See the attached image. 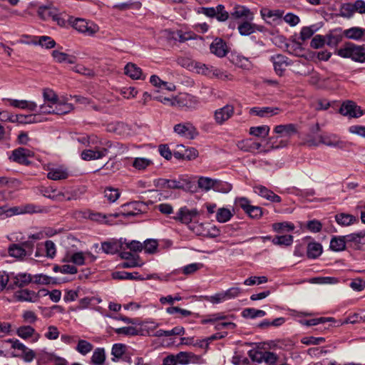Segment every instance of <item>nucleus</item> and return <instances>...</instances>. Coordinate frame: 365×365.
<instances>
[{
    "label": "nucleus",
    "instance_id": "obj_1",
    "mask_svg": "<svg viewBox=\"0 0 365 365\" xmlns=\"http://www.w3.org/2000/svg\"><path fill=\"white\" fill-rule=\"evenodd\" d=\"M320 130L319 124L318 123L312 125L309 128L310 135L307 136V144L309 146H317L319 143H323L330 146H336L339 143V138L334 135H317Z\"/></svg>",
    "mask_w": 365,
    "mask_h": 365
},
{
    "label": "nucleus",
    "instance_id": "obj_2",
    "mask_svg": "<svg viewBox=\"0 0 365 365\" xmlns=\"http://www.w3.org/2000/svg\"><path fill=\"white\" fill-rule=\"evenodd\" d=\"M170 189L193 193L197 192L196 181L190 177L180 175L178 178L170 179Z\"/></svg>",
    "mask_w": 365,
    "mask_h": 365
},
{
    "label": "nucleus",
    "instance_id": "obj_3",
    "mask_svg": "<svg viewBox=\"0 0 365 365\" xmlns=\"http://www.w3.org/2000/svg\"><path fill=\"white\" fill-rule=\"evenodd\" d=\"M344 58H350L356 62L365 63V46H358L350 42L344 43Z\"/></svg>",
    "mask_w": 365,
    "mask_h": 365
},
{
    "label": "nucleus",
    "instance_id": "obj_4",
    "mask_svg": "<svg viewBox=\"0 0 365 365\" xmlns=\"http://www.w3.org/2000/svg\"><path fill=\"white\" fill-rule=\"evenodd\" d=\"M197 14H202L209 18H216L219 21H225L229 18V13L225 11L222 4L214 7H199L196 9Z\"/></svg>",
    "mask_w": 365,
    "mask_h": 365
},
{
    "label": "nucleus",
    "instance_id": "obj_5",
    "mask_svg": "<svg viewBox=\"0 0 365 365\" xmlns=\"http://www.w3.org/2000/svg\"><path fill=\"white\" fill-rule=\"evenodd\" d=\"M200 104L199 99L191 94L183 93L175 97V101L173 103V106L180 108L195 109Z\"/></svg>",
    "mask_w": 365,
    "mask_h": 365
},
{
    "label": "nucleus",
    "instance_id": "obj_6",
    "mask_svg": "<svg viewBox=\"0 0 365 365\" xmlns=\"http://www.w3.org/2000/svg\"><path fill=\"white\" fill-rule=\"evenodd\" d=\"M34 156V153L32 150L24 147H19L12 151L9 160L20 165H30L31 162L29 158Z\"/></svg>",
    "mask_w": 365,
    "mask_h": 365
},
{
    "label": "nucleus",
    "instance_id": "obj_7",
    "mask_svg": "<svg viewBox=\"0 0 365 365\" xmlns=\"http://www.w3.org/2000/svg\"><path fill=\"white\" fill-rule=\"evenodd\" d=\"M71 24L76 30L86 36H93L98 31V26L96 24L87 22L83 19H76Z\"/></svg>",
    "mask_w": 365,
    "mask_h": 365
},
{
    "label": "nucleus",
    "instance_id": "obj_8",
    "mask_svg": "<svg viewBox=\"0 0 365 365\" xmlns=\"http://www.w3.org/2000/svg\"><path fill=\"white\" fill-rule=\"evenodd\" d=\"M238 205L252 219H259L262 217V208L259 206H253L250 204V200L246 197H240L237 200Z\"/></svg>",
    "mask_w": 365,
    "mask_h": 365
},
{
    "label": "nucleus",
    "instance_id": "obj_9",
    "mask_svg": "<svg viewBox=\"0 0 365 365\" xmlns=\"http://www.w3.org/2000/svg\"><path fill=\"white\" fill-rule=\"evenodd\" d=\"M199 215V212L196 208L190 210L187 206L179 209L175 216L173 218L183 224H189L192 222L196 217Z\"/></svg>",
    "mask_w": 365,
    "mask_h": 365
},
{
    "label": "nucleus",
    "instance_id": "obj_10",
    "mask_svg": "<svg viewBox=\"0 0 365 365\" xmlns=\"http://www.w3.org/2000/svg\"><path fill=\"white\" fill-rule=\"evenodd\" d=\"M173 130L177 134L188 139H194L199 135L197 128L190 122L176 124Z\"/></svg>",
    "mask_w": 365,
    "mask_h": 365
},
{
    "label": "nucleus",
    "instance_id": "obj_11",
    "mask_svg": "<svg viewBox=\"0 0 365 365\" xmlns=\"http://www.w3.org/2000/svg\"><path fill=\"white\" fill-rule=\"evenodd\" d=\"M249 356L253 361L261 363L264 361L266 364H273L277 359V354L271 351H262L258 350H251L249 351Z\"/></svg>",
    "mask_w": 365,
    "mask_h": 365
},
{
    "label": "nucleus",
    "instance_id": "obj_12",
    "mask_svg": "<svg viewBox=\"0 0 365 365\" xmlns=\"http://www.w3.org/2000/svg\"><path fill=\"white\" fill-rule=\"evenodd\" d=\"M364 114V110L354 101H344V116H347L349 118H358Z\"/></svg>",
    "mask_w": 365,
    "mask_h": 365
},
{
    "label": "nucleus",
    "instance_id": "obj_13",
    "mask_svg": "<svg viewBox=\"0 0 365 365\" xmlns=\"http://www.w3.org/2000/svg\"><path fill=\"white\" fill-rule=\"evenodd\" d=\"M198 151L195 148H186L182 145H179L177 150L174 151L173 156L178 160H191L195 159L198 156Z\"/></svg>",
    "mask_w": 365,
    "mask_h": 365
},
{
    "label": "nucleus",
    "instance_id": "obj_14",
    "mask_svg": "<svg viewBox=\"0 0 365 365\" xmlns=\"http://www.w3.org/2000/svg\"><path fill=\"white\" fill-rule=\"evenodd\" d=\"M234 112V106L230 104H227L224 107L217 109L214 113V118L216 123L218 125H222L233 115Z\"/></svg>",
    "mask_w": 365,
    "mask_h": 365
},
{
    "label": "nucleus",
    "instance_id": "obj_15",
    "mask_svg": "<svg viewBox=\"0 0 365 365\" xmlns=\"http://www.w3.org/2000/svg\"><path fill=\"white\" fill-rule=\"evenodd\" d=\"M271 61L274 65V68L276 73L279 76H282L287 66L290 63L288 62V58L282 54H277L271 56Z\"/></svg>",
    "mask_w": 365,
    "mask_h": 365
},
{
    "label": "nucleus",
    "instance_id": "obj_16",
    "mask_svg": "<svg viewBox=\"0 0 365 365\" xmlns=\"http://www.w3.org/2000/svg\"><path fill=\"white\" fill-rule=\"evenodd\" d=\"M211 53L215 56L222 58L228 53V47L226 42L222 38H215L210 46Z\"/></svg>",
    "mask_w": 365,
    "mask_h": 365
},
{
    "label": "nucleus",
    "instance_id": "obj_17",
    "mask_svg": "<svg viewBox=\"0 0 365 365\" xmlns=\"http://www.w3.org/2000/svg\"><path fill=\"white\" fill-rule=\"evenodd\" d=\"M274 132L282 138H290L297 133V125L293 123L278 125L274 127Z\"/></svg>",
    "mask_w": 365,
    "mask_h": 365
},
{
    "label": "nucleus",
    "instance_id": "obj_18",
    "mask_svg": "<svg viewBox=\"0 0 365 365\" xmlns=\"http://www.w3.org/2000/svg\"><path fill=\"white\" fill-rule=\"evenodd\" d=\"M124 73L133 80L145 79V76H143L142 69L135 63L129 62L124 68Z\"/></svg>",
    "mask_w": 365,
    "mask_h": 365
},
{
    "label": "nucleus",
    "instance_id": "obj_19",
    "mask_svg": "<svg viewBox=\"0 0 365 365\" xmlns=\"http://www.w3.org/2000/svg\"><path fill=\"white\" fill-rule=\"evenodd\" d=\"M279 111V108L277 107H253L250 110V113L259 117H266L277 115Z\"/></svg>",
    "mask_w": 365,
    "mask_h": 365
},
{
    "label": "nucleus",
    "instance_id": "obj_20",
    "mask_svg": "<svg viewBox=\"0 0 365 365\" xmlns=\"http://www.w3.org/2000/svg\"><path fill=\"white\" fill-rule=\"evenodd\" d=\"M52 57L55 61L61 63L66 62L69 64H74L76 62L77 58L73 55H69L57 50H53L51 53Z\"/></svg>",
    "mask_w": 365,
    "mask_h": 365
},
{
    "label": "nucleus",
    "instance_id": "obj_21",
    "mask_svg": "<svg viewBox=\"0 0 365 365\" xmlns=\"http://www.w3.org/2000/svg\"><path fill=\"white\" fill-rule=\"evenodd\" d=\"M342 41V30L336 29L327 34V44L330 47H336Z\"/></svg>",
    "mask_w": 365,
    "mask_h": 365
},
{
    "label": "nucleus",
    "instance_id": "obj_22",
    "mask_svg": "<svg viewBox=\"0 0 365 365\" xmlns=\"http://www.w3.org/2000/svg\"><path fill=\"white\" fill-rule=\"evenodd\" d=\"M14 297L18 301L21 302H35L38 295L35 292L26 289L17 291Z\"/></svg>",
    "mask_w": 365,
    "mask_h": 365
},
{
    "label": "nucleus",
    "instance_id": "obj_23",
    "mask_svg": "<svg viewBox=\"0 0 365 365\" xmlns=\"http://www.w3.org/2000/svg\"><path fill=\"white\" fill-rule=\"evenodd\" d=\"M262 18L266 21L267 23L271 24L269 19H272L273 21H281L282 12L279 10H270L269 9H262L260 11Z\"/></svg>",
    "mask_w": 365,
    "mask_h": 365
},
{
    "label": "nucleus",
    "instance_id": "obj_24",
    "mask_svg": "<svg viewBox=\"0 0 365 365\" xmlns=\"http://www.w3.org/2000/svg\"><path fill=\"white\" fill-rule=\"evenodd\" d=\"M112 277L114 279H135V280H143L144 279L138 272H128L125 271H117L112 273Z\"/></svg>",
    "mask_w": 365,
    "mask_h": 365
},
{
    "label": "nucleus",
    "instance_id": "obj_25",
    "mask_svg": "<svg viewBox=\"0 0 365 365\" xmlns=\"http://www.w3.org/2000/svg\"><path fill=\"white\" fill-rule=\"evenodd\" d=\"M10 105L14 108H19L21 109H27L30 111H35L37 108V105L35 102L28 101L26 100H9Z\"/></svg>",
    "mask_w": 365,
    "mask_h": 365
},
{
    "label": "nucleus",
    "instance_id": "obj_26",
    "mask_svg": "<svg viewBox=\"0 0 365 365\" xmlns=\"http://www.w3.org/2000/svg\"><path fill=\"white\" fill-rule=\"evenodd\" d=\"M365 35V29L360 27H351L344 30V36L346 38L359 41Z\"/></svg>",
    "mask_w": 365,
    "mask_h": 365
},
{
    "label": "nucleus",
    "instance_id": "obj_27",
    "mask_svg": "<svg viewBox=\"0 0 365 365\" xmlns=\"http://www.w3.org/2000/svg\"><path fill=\"white\" fill-rule=\"evenodd\" d=\"M231 16L234 19L245 17L248 20H252L253 19L252 14L250 10L243 6H235L234 11L231 13Z\"/></svg>",
    "mask_w": 365,
    "mask_h": 365
},
{
    "label": "nucleus",
    "instance_id": "obj_28",
    "mask_svg": "<svg viewBox=\"0 0 365 365\" xmlns=\"http://www.w3.org/2000/svg\"><path fill=\"white\" fill-rule=\"evenodd\" d=\"M322 253V246L318 242H309L307 245V255L309 259H316Z\"/></svg>",
    "mask_w": 365,
    "mask_h": 365
},
{
    "label": "nucleus",
    "instance_id": "obj_29",
    "mask_svg": "<svg viewBox=\"0 0 365 365\" xmlns=\"http://www.w3.org/2000/svg\"><path fill=\"white\" fill-rule=\"evenodd\" d=\"M8 253L16 259H22L27 255V251L20 244H11L8 248Z\"/></svg>",
    "mask_w": 365,
    "mask_h": 365
},
{
    "label": "nucleus",
    "instance_id": "obj_30",
    "mask_svg": "<svg viewBox=\"0 0 365 365\" xmlns=\"http://www.w3.org/2000/svg\"><path fill=\"white\" fill-rule=\"evenodd\" d=\"M230 61L237 66L238 67H240L242 68H246L249 69L251 65L250 61L248 60L247 58L241 56L240 54L236 53H232L230 55Z\"/></svg>",
    "mask_w": 365,
    "mask_h": 365
},
{
    "label": "nucleus",
    "instance_id": "obj_31",
    "mask_svg": "<svg viewBox=\"0 0 365 365\" xmlns=\"http://www.w3.org/2000/svg\"><path fill=\"white\" fill-rule=\"evenodd\" d=\"M104 145V148H102L100 150H97L98 157L99 158V159L108 155L110 150H118L120 149L123 146V145L118 142L112 141H107L105 143Z\"/></svg>",
    "mask_w": 365,
    "mask_h": 365
},
{
    "label": "nucleus",
    "instance_id": "obj_32",
    "mask_svg": "<svg viewBox=\"0 0 365 365\" xmlns=\"http://www.w3.org/2000/svg\"><path fill=\"white\" fill-rule=\"evenodd\" d=\"M126 349L127 346L124 344H114L111 349V355L113 356L111 360L114 362L118 361L123 356Z\"/></svg>",
    "mask_w": 365,
    "mask_h": 365
},
{
    "label": "nucleus",
    "instance_id": "obj_33",
    "mask_svg": "<svg viewBox=\"0 0 365 365\" xmlns=\"http://www.w3.org/2000/svg\"><path fill=\"white\" fill-rule=\"evenodd\" d=\"M129 207L133 212H135L136 216H138L143 214L146 209V205L143 202L140 201H134L129 203L123 204L121 206V208Z\"/></svg>",
    "mask_w": 365,
    "mask_h": 365
},
{
    "label": "nucleus",
    "instance_id": "obj_34",
    "mask_svg": "<svg viewBox=\"0 0 365 365\" xmlns=\"http://www.w3.org/2000/svg\"><path fill=\"white\" fill-rule=\"evenodd\" d=\"M294 237L291 235H277L272 239V242L278 246H290L293 243Z\"/></svg>",
    "mask_w": 365,
    "mask_h": 365
},
{
    "label": "nucleus",
    "instance_id": "obj_35",
    "mask_svg": "<svg viewBox=\"0 0 365 365\" xmlns=\"http://www.w3.org/2000/svg\"><path fill=\"white\" fill-rule=\"evenodd\" d=\"M32 282L30 274L19 273L14 277V284L19 287H24Z\"/></svg>",
    "mask_w": 365,
    "mask_h": 365
},
{
    "label": "nucleus",
    "instance_id": "obj_36",
    "mask_svg": "<svg viewBox=\"0 0 365 365\" xmlns=\"http://www.w3.org/2000/svg\"><path fill=\"white\" fill-rule=\"evenodd\" d=\"M36 38L37 41H35L34 43L46 49L54 48L56 45V41L48 36H41L36 37Z\"/></svg>",
    "mask_w": 365,
    "mask_h": 365
},
{
    "label": "nucleus",
    "instance_id": "obj_37",
    "mask_svg": "<svg viewBox=\"0 0 365 365\" xmlns=\"http://www.w3.org/2000/svg\"><path fill=\"white\" fill-rule=\"evenodd\" d=\"M46 212L47 209L46 207L35 204H26L22 205L20 210V212L23 214L42 213Z\"/></svg>",
    "mask_w": 365,
    "mask_h": 365
},
{
    "label": "nucleus",
    "instance_id": "obj_38",
    "mask_svg": "<svg viewBox=\"0 0 365 365\" xmlns=\"http://www.w3.org/2000/svg\"><path fill=\"white\" fill-rule=\"evenodd\" d=\"M68 177V172L61 168H52L47 173V178L53 180H64Z\"/></svg>",
    "mask_w": 365,
    "mask_h": 365
},
{
    "label": "nucleus",
    "instance_id": "obj_39",
    "mask_svg": "<svg viewBox=\"0 0 365 365\" xmlns=\"http://www.w3.org/2000/svg\"><path fill=\"white\" fill-rule=\"evenodd\" d=\"M115 332L118 334H123L125 336H138L143 335L142 330L134 327H124L115 329Z\"/></svg>",
    "mask_w": 365,
    "mask_h": 365
},
{
    "label": "nucleus",
    "instance_id": "obj_40",
    "mask_svg": "<svg viewBox=\"0 0 365 365\" xmlns=\"http://www.w3.org/2000/svg\"><path fill=\"white\" fill-rule=\"evenodd\" d=\"M269 133V127L264 125L257 127H251L250 128V134L256 137L266 138Z\"/></svg>",
    "mask_w": 365,
    "mask_h": 365
},
{
    "label": "nucleus",
    "instance_id": "obj_41",
    "mask_svg": "<svg viewBox=\"0 0 365 365\" xmlns=\"http://www.w3.org/2000/svg\"><path fill=\"white\" fill-rule=\"evenodd\" d=\"M105 360V349L103 348H97L93 353L91 362L96 365H103Z\"/></svg>",
    "mask_w": 365,
    "mask_h": 365
},
{
    "label": "nucleus",
    "instance_id": "obj_42",
    "mask_svg": "<svg viewBox=\"0 0 365 365\" xmlns=\"http://www.w3.org/2000/svg\"><path fill=\"white\" fill-rule=\"evenodd\" d=\"M266 315V312L261 309L255 308H246L242 312V316L244 318L255 319L257 317H262Z\"/></svg>",
    "mask_w": 365,
    "mask_h": 365
},
{
    "label": "nucleus",
    "instance_id": "obj_43",
    "mask_svg": "<svg viewBox=\"0 0 365 365\" xmlns=\"http://www.w3.org/2000/svg\"><path fill=\"white\" fill-rule=\"evenodd\" d=\"M93 349V345L84 339H79L76 347V350L83 356L91 351Z\"/></svg>",
    "mask_w": 365,
    "mask_h": 365
},
{
    "label": "nucleus",
    "instance_id": "obj_44",
    "mask_svg": "<svg viewBox=\"0 0 365 365\" xmlns=\"http://www.w3.org/2000/svg\"><path fill=\"white\" fill-rule=\"evenodd\" d=\"M177 363L180 364H187L191 362L192 358H199L198 356L191 352L180 351L175 356Z\"/></svg>",
    "mask_w": 365,
    "mask_h": 365
},
{
    "label": "nucleus",
    "instance_id": "obj_45",
    "mask_svg": "<svg viewBox=\"0 0 365 365\" xmlns=\"http://www.w3.org/2000/svg\"><path fill=\"white\" fill-rule=\"evenodd\" d=\"M215 179L207 177H200L196 182L197 188L199 187L204 190H209L213 188Z\"/></svg>",
    "mask_w": 365,
    "mask_h": 365
},
{
    "label": "nucleus",
    "instance_id": "obj_46",
    "mask_svg": "<svg viewBox=\"0 0 365 365\" xmlns=\"http://www.w3.org/2000/svg\"><path fill=\"white\" fill-rule=\"evenodd\" d=\"M361 231L344 235V250L346 249L347 242H353L355 245L361 244Z\"/></svg>",
    "mask_w": 365,
    "mask_h": 365
},
{
    "label": "nucleus",
    "instance_id": "obj_47",
    "mask_svg": "<svg viewBox=\"0 0 365 365\" xmlns=\"http://www.w3.org/2000/svg\"><path fill=\"white\" fill-rule=\"evenodd\" d=\"M232 216L233 214L229 209L222 207L219 208L217 211L216 220L219 222L223 223L229 221Z\"/></svg>",
    "mask_w": 365,
    "mask_h": 365
},
{
    "label": "nucleus",
    "instance_id": "obj_48",
    "mask_svg": "<svg viewBox=\"0 0 365 365\" xmlns=\"http://www.w3.org/2000/svg\"><path fill=\"white\" fill-rule=\"evenodd\" d=\"M238 31L242 36H248L255 32L254 24L245 21L238 25Z\"/></svg>",
    "mask_w": 365,
    "mask_h": 365
},
{
    "label": "nucleus",
    "instance_id": "obj_49",
    "mask_svg": "<svg viewBox=\"0 0 365 365\" xmlns=\"http://www.w3.org/2000/svg\"><path fill=\"white\" fill-rule=\"evenodd\" d=\"M319 28L317 26V25H311L309 26H304L302 29L300 31V39L302 41H304L309 38H310L317 31Z\"/></svg>",
    "mask_w": 365,
    "mask_h": 365
},
{
    "label": "nucleus",
    "instance_id": "obj_50",
    "mask_svg": "<svg viewBox=\"0 0 365 365\" xmlns=\"http://www.w3.org/2000/svg\"><path fill=\"white\" fill-rule=\"evenodd\" d=\"M35 114L30 115H23V114H17L15 115L14 120L15 123H19L21 124H29L36 123Z\"/></svg>",
    "mask_w": 365,
    "mask_h": 365
},
{
    "label": "nucleus",
    "instance_id": "obj_51",
    "mask_svg": "<svg viewBox=\"0 0 365 365\" xmlns=\"http://www.w3.org/2000/svg\"><path fill=\"white\" fill-rule=\"evenodd\" d=\"M53 110V114L56 115H65L68 113L72 109L73 106L71 103H56Z\"/></svg>",
    "mask_w": 365,
    "mask_h": 365
},
{
    "label": "nucleus",
    "instance_id": "obj_52",
    "mask_svg": "<svg viewBox=\"0 0 365 365\" xmlns=\"http://www.w3.org/2000/svg\"><path fill=\"white\" fill-rule=\"evenodd\" d=\"M143 249L146 253L154 254L157 252L158 243L156 240L148 239L144 241Z\"/></svg>",
    "mask_w": 365,
    "mask_h": 365
},
{
    "label": "nucleus",
    "instance_id": "obj_53",
    "mask_svg": "<svg viewBox=\"0 0 365 365\" xmlns=\"http://www.w3.org/2000/svg\"><path fill=\"white\" fill-rule=\"evenodd\" d=\"M120 242L121 245L125 243L126 248L129 249L132 252H141L143 250V245L137 240H132L129 242H126V240L124 239V242H123V239H120Z\"/></svg>",
    "mask_w": 365,
    "mask_h": 365
},
{
    "label": "nucleus",
    "instance_id": "obj_54",
    "mask_svg": "<svg viewBox=\"0 0 365 365\" xmlns=\"http://www.w3.org/2000/svg\"><path fill=\"white\" fill-rule=\"evenodd\" d=\"M120 192L118 189L113 187H106L104 191L105 197L110 202H115L120 197Z\"/></svg>",
    "mask_w": 365,
    "mask_h": 365
},
{
    "label": "nucleus",
    "instance_id": "obj_55",
    "mask_svg": "<svg viewBox=\"0 0 365 365\" xmlns=\"http://www.w3.org/2000/svg\"><path fill=\"white\" fill-rule=\"evenodd\" d=\"M272 229L274 232L281 233L284 230L292 231L294 229V225L290 222H276L272 224Z\"/></svg>",
    "mask_w": 365,
    "mask_h": 365
},
{
    "label": "nucleus",
    "instance_id": "obj_56",
    "mask_svg": "<svg viewBox=\"0 0 365 365\" xmlns=\"http://www.w3.org/2000/svg\"><path fill=\"white\" fill-rule=\"evenodd\" d=\"M11 356L13 357L21 358L25 362L29 363L31 362L34 360V359L36 357V354L32 349H26V351H23L21 354L12 353Z\"/></svg>",
    "mask_w": 365,
    "mask_h": 365
},
{
    "label": "nucleus",
    "instance_id": "obj_57",
    "mask_svg": "<svg viewBox=\"0 0 365 365\" xmlns=\"http://www.w3.org/2000/svg\"><path fill=\"white\" fill-rule=\"evenodd\" d=\"M17 334L22 339L31 337L35 332V329L31 326H22L17 329Z\"/></svg>",
    "mask_w": 365,
    "mask_h": 365
},
{
    "label": "nucleus",
    "instance_id": "obj_58",
    "mask_svg": "<svg viewBox=\"0 0 365 365\" xmlns=\"http://www.w3.org/2000/svg\"><path fill=\"white\" fill-rule=\"evenodd\" d=\"M327 43V35H316L313 37L311 41L310 46L313 48H320L324 46V45Z\"/></svg>",
    "mask_w": 365,
    "mask_h": 365
},
{
    "label": "nucleus",
    "instance_id": "obj_59",
    "mask_svg": "<svg viewBox=\"0 0 365 365\" xmlns=\"http://www.w3.org/2000/svg\"><path fill=\"white\" fill-rule=\"evenodd\" d=\"M62 262H71L76 265H83L85 264V257L82 252H78L73 254L69 259H63Z\"/></svg>",
    "mask_w": 365,
    "mask_h": 365
},
{
    "label": "nucleus",
    "instance_id": "obj_60",
    "mask_svg": "<svg viewBox=\"0 0 365 365\" xmlns=\"http://www.w3.org/2000/svg\"><path fill=\"white\" fill-rule=\"evenodd\" d=\"M152 163L151 160L145 158H136L133 162V166L138 170H144Z\"/></svg>",
    "mask_w": 365,
    "mask_h": 365
},
{
    "label": "nucleus",
    "instance_id": "obj_61",
    "mask_svg": "<svg viewBox=\"0 0 365 365\" xmlns=\"http://www.w3.org/2000/svg\"><path fill=\"white\" fill-rule=\"evenodd\" d=\"M215 191L221 192H228L231 190V185L221 180H215L213 188Z\"/></svg>",
    "mask_w": 365,
    "mask_h": 365
},
{
    "label": "nucleus",
    "instance_id": "obj_62",
    "mask_svg": "<svg viewBox=\"0 0 365 365\" xmlns=\"http://www.w3.org/2000/svg\"><path fill=\"white\" fill-rule=\"evenodd\" d=\"M43 96L45 101L51 104H56L58 100L57 95L49 88H45L43 90Z\"/></svg>",
    "mask_w": 365,
    "mask_h": 365
},
{
    "label": "nucleus",
    "instance_id": "obj_63",
    "mask_svg": "<svg viewBox=\"0 0 365 365\" xmlns=\"http://www.w3.org/2000/svg\"><path fill=\"white\" fill-rule=\"evenodd\" d=\"M102 250L106 254H115L118 251L116 242H104L101 244Z\"/></svg>",
    "mask_w": 365,
    "mask_h": 365
},
{
    "label": "nucleus",
    "instance_id": "obj_64",
    "mask_svg": "<svg viewBox=\"0 0 365 365\" xmlns=\"http://www.w3.org/2000/svg\"><path fill=\"white\" fill-rule=\"evenodd\" d=\"M267 281H268V279L265 276H261V277L254 276V277H250L246 279L244 282V284H245L247 286H252L255 284H261L263 283H266V282H267Z\"/></svg>",
    "mask_w": 365,
    "mask_h": 365
}]
</instances>
